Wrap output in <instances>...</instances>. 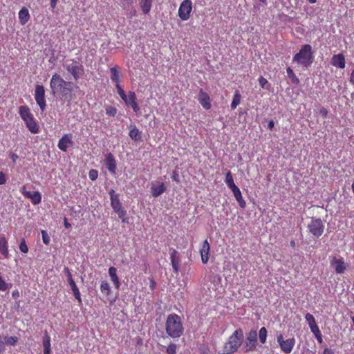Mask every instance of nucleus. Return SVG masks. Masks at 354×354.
<instances>
[{"instance_id":"41","label":"nucleus","mask_w":354,"mask_h":354,"mask_svg":"<svg viewBox=\"0 0 354 354\" xmlns=\"http://www.w3.org/2000/svg\"><path fill=\"white\" fill-rule=\"evenodd\" d=\"M18 342V338L17 337H5V343L10 345H15Z\"/></svg>"},{"instance_id":"45","label":"nucleus","mask_w":354,"mask_h":354,"mask_svg":"<svg viewBox=\"0 0 354 354\" xmlns=\"http://www.w3.org/2000/svg\"><path fill=\"white\" fill-rule=\"evenodd\" d=\"M72 291L73 292V295H74V297H75V299L78 301V302L80 304H81L82 303L81 294H80V292L78 288H76L75 289H73Z\"/></svg>"},{"instance_id":"27","label":"nucleus","mask_w":354,"mask_h":354,"mask_svg":"<svg viewBox=\"0 0 354 354\" xmlns=\"http://www.w3.org/2000/svg\"><path fill=\"white\" fill-rule=\"evenodd\" d=\"M43 346L44 354H51L50 337L46 332L44 336Z\"/></svg>"},{"instance_id":"28","label":"nucleus","mask_w":354,"mask_h":354,"mask_svg":"<svg viewBox=\"0 0 354 354\" xmlns=\"http://www.w3.org/2000/svg\"><path fill=\"white\" fill-rule=\"evenodd\" d=\"M140 5L142 12L147 14L151 10L152 0H140Z\"/></svg>"},{"instance_id":"62","label":"nucleus","mask_w":354,"mask_h":354,"mask_svg":"<svg viewBox=\"0 0 354 354\" xmlns=\"http://www.w3.org/2000/svg\"><path fill=\"white\" fill-rule=\"evenodd\" d=\"M120 218L122 219V221L123 223L127 222V218H126L124 216L123 218Z\"/></svg>"},{"instance_id":"20","label":"nucleus","mask_w":354,"mask_h":354,"mask_svg":"<svg viewBox=\"0 0 354 354\" xmlns=\"http://www.w3.org/2000/svg\"><path fill=\"white\" fill-rule=\"evenodd\" d=\"M210 250V246L207 240L203 242V246L200 250V253L201 256V260L203 263H207L209 260V252Z\"/></svg>"},{"instance_id":"59","label":"nucleus","mask_w":354,"mask_h":354,"mask_svg":"<svg viewBox=\"0 0 354 354\" xmlns=\"http://www.w3.org/2000/svg\"><path fill=\"white\" fill-rule=\"evenodd\" d=\"M155 285H156L155 281H153V279H150V287L151 288H153L155 287Z\"/></svg>"},{"instance_id":"53","label":"nucleus","mask_w":354,"mask_h":354,"mask_svg":"<svg viewBox=\"0 0 354 354\" xmlns=\"http://www.w3.org/2000/svg\"><path fill=\"white\" fill-rule=\"evenodd\" d=\"M323 354H333V352L331 349L326 348L324 351Z\"/></svg>"},{"instance_id":"23","label":"nucleus","mask_w":354,"mask_h":354,"mask_svg":"<svg viewBox=\"0 0 354 354\" xmlns=\"http://www.w3.org/2000/svg\"><path fill=\"white\" fill-rule=\"evenodd\" d=\"M109 274L115 287L116 288H119L120 283L119 281V278L117 275V269L114 267H110L109 269Z\"/></svg>"},{"instance_id":"47","label":"nucleus","mask_w":354,"mask_h":354,"mask_svg":"<svg viewBox=\"0 0 354 354\" xmlns=\"http://www.w3.org/2000/svg\"><path fill=\"white\" fill-rule=\"evenodd\" d=\"M259 83L260 84V86L262 87V88H265V85L266 84H268V81L266 79H265L264 77H261L259 79Z\"/></svg>"},{"instance_id":"7","label":"nucleus","mask_w":354,"mask_h":354,"mask_svg":"<svg viewBox=\"0 0 354 354\" xmlns=\"http://www.w3.org/2000/svg\"><path fill=\"white\" fill-rule=\"evenodd\" d=\"M307 228L309 232L317 239L323 234L324 225L321 218L313 217L308 224Z\"/></svg>"},{"instance_id":"49","label":"nucleus","mask_w":354,"mask_h":354,"mask_svg":"<svg viewBox=\"0 0 354 354\" xmlns=\"http://www.w3.org/2000/svg\"><path fill=\"white\" fill-rule=\"evenodd\" d=\"M6 182V176L3 172H0V185H4Z\"/></svg>"},{"instance_id":"35","label":"nucleus","mask_w":354,"mask_h":354,"mask_svg":"<svg viewBox=\"0 0 354 354\" xmlns=\"http://www.w3.org/2000/svg\"><path fill=\"white\" fill-rule=\"evenodd\" d=\"M267 337V329L265 327H262L260 328L259 331V338L260 342L262 344H264L266 342Z\"/></svg>"},{"instance_id":"50","label":"nucleus","mask_w":354,"mask_h":354,"mask_svg":"<svg viewBox=\"0 0 354 354\" xmlns=\"http://www.w3.org/2000/svg\"><path fill=\"white\" fill-rule=\"evenodd\" d=\"M319 114L322 115V117L326 118L328 115V111L325 108H322L319 111Z\"/></svg>"},{"instance_id":"22","label":"nucleus","mask_w":354,"mask_h":354,"mask_svg":"<svg viewBox=\"0 0 354 354\" xmlns=\"http://www.w3.org/2000/svg\"><path fill=\"white\" fill-rule=\"evenodd\" d=\"M170 259L171 262V266L176 273L178 272V265L180 263V260L178 257V252L176 250H173L170 254Z\"/></svg>"},{"instance_id":"30","label":"nucleus","mask_w":354,"mask_h":354,"mask_svg":"<svg viewBox=\"0 0 354 354\" xmlns=\"http://www.w3.org/2000/svg\"><path fill=\"white\" fill-rule=\"evenodd\" d=\"M64 272H65V274L66 275L67 281H68L69 286L71 288V290L75 289L76 288H77L75 282L74 281V280L72 278V275H71L69 268L68 267H65L64 269Z\"/></svg>"},{"instance_id":"1","label":"nucleus","mask_w":354,"mask_h":354,"mask_svg":"<svg viewBox=\"0 0 354 354\" xmlns=\"http://www.w3.org/2000/svg\"><path fill=\"white\" fill-rule=\"evenodd\" d=\"M165 328L167 334L172 338L180 337L183 333V326L180 316L170 314L167 316Z\"/></svg>"},{"instance_id":"63","label":"nucleus","mask_w":354,"mask_h":354,"mask_svg":"<svg viewBox=\"0 0 354 354\" xmlns=\"http://www.w3.org/2000/svg\"><path fill=\"white\" fill-rule=\"evenodd\" d=\"M290 245H291L292 246H294V245H295V241H292L290 242Z\"/></svg>"},{"instance_id":"57","label":"nucleus","mask_w":354,"mask_h":354,"mask_svg":"<svg viewBox=\"0 0 354 354\" xmlns=\"http://www.w3.org/2000/svg\"><path fill=\"white\" fill-rule=\"evenodd\" d=\"M350 82H351L353 84H354V70H353V72L351 73Z\"/></svg>"},{"instance_id":"56","label":"nucleus","mask_w":354,"mask_h":354,"mask_svg":"<svg viewBox=\"0 0 354 354\" xmlns=\"http://www.w3.org/2000/svg\"><path fill=\"white\" fill-rule=\"evenodd\" d=\"M274 123L273 120H270L268 122V127L269 129H272L274 127Z\"/></svg>"},{"instance_id":"13","label":"nucleus","mask_w":354,"mask_h":354,"mask_svg":"<svg viewBox=\"0 0 354 354\" xmlns=\"http://www.w3.org/2000/svg\"><path fill=\"white\" fill-rule=\"evenodd\" d=\"M72 134H64L58 142V148L62 151H67L68 147H72L74 144L72 140Z\"/></svg>"},{"instance_id":"14","label":"nucleus","mask_w":354,"mask_h":354,"mask_svg":"<svg viewBox=\"0 0 354 354\" xmlns=\"http://www.w3.org/2000/svg\"><path fill=\"white\" fill-rule=\"evenodd\" d=\"M21 192L25 197L30 198L34 205H37V204L40 203L41 200V196L39 192L37 191V192H31L27 191L26 189L25 186L22 187Z\"/></svg>"},{"instance_id":"55","label":"nucleus","mask_w":354,"mask_h":354,"mask_svg":"<svg viewBox=\"0 0 354 354\" xmlns=\"http://www.w3.org/2000/svg\"><path fill=\"white\" fill-rule=\"evenodd\" d=\"M58 0H50V6L53 8H55Z\"/></svg>"},{"instance_id":"3","label":"nucleus","mask_w":354,"mask_h":354,"mask_svg":"<svg viewBox=\"0 0 354 354\" xmlns=\"http://www.w3.org/2000/svg\"><path fill=\"white\" fill-rule=\"evenodd\" d=\"M293 62H295L304 68L310 66L313 62L312 47L309 44L301 46L299 52L293 57Z\"/></svg>"},{"instance_id":"61","label":"nucleus","mask_w":354,"mask_h":354,"mask_svg":"<svg viewBox=\"0 0 354 354\" xmlns=\"http://www.w3.org/2000/svg\"><path fill=\"white\" fill-rule=\"evenodd\" d=\"M310 3H315L316 2V0H307Z\"/></svg>"},{"instance_id":"39","label":"nucleus","mask_w":354,"mask_h":354,"mask_svg":"<svg viewBox=\"0 0 354 354\" xmlns=\"http://www.w3.org/2000/svg\"><path fill=\"white\" fill-rule=\"evenodd\" d=\"M115 87L118 90V95L120 96V97L123 100H127V97L128 95H126L125 92L124 91V90L122 89V88L121 87V86L120 85V84H115Z\"/></svg>"},{"instance_id":"60","label":"nucleus","mask_w":354,"mask_h":354,"mask_svg":"<svg viewBox=\"0 0 354 354\" xmlns=\"http://www.w3.org/2000/svg\"><path fill=\"white\" fill-rule=\"evenodd\" d=\"M177 178H178V174H174L172 176V178L174 180H177Z\"/></svg>"},{"instance_id":"44","label":"nucleus","mask_w":354,"mask_h":354,"mask_svg":"<svg viewBox=\"0 0 354 354\" xmlns=\"http://www.w3.org/2000/svg\"><path fill=\"white\" fill-rule=\"evenodd\" d=\"M98 172L95 169H91L88 172V177L91 180H95L97 178Z\"/></svg>"},{"instance_id":"6","label":"nucleus","mask_w":354,"mask_h":354,"mask_svg":"<svg viewBox=\"0 0 354 354\" xmlns=\"http://www.w3.org/2000/svg\"><path fill=\"white\" fill-rule=\"evenodd\" d=\"M63 66L75 80L80 79L84 72L83 66L79 62L74 59L66 61L63 64Z\"/></svg>"},{"instance_id":"15","label":"nucleus","mask_w":354,"mask_h":354,"mask_svg":"<svg viewBox=\"0 0 354 354\" xmlns=\"http://www.w3.org/2000/svg\"><path fill=\"white\" fill-rule=\"evenodd\" d=\"M166 186L162 182L153 181L151 183V194L153 197H158L166 191Z\"/></svg>"},{"instance_id":"4","label":"nucleus","mask_w":354,"mask_h":354,"mask_svg":"<svg viewBox=\"0 0 354 354\" xmlns=\"http://www.w3.org/2000/svg\"><path fill=\"white\" fill-rule=\"evenodd\" d=\"M72 83L65 81L59 75L55 73L52 76L50 86L53 93H60L63 95H66L71 92V89L68 88Z\"/></svg>"},{"instance_id":"24","label":"nucleus","mask_w":354,"mask_h":354,"mask_svg":"<svg viewBox=\"0 0 354 354\" xmlns=\"http://www.w3.org/2000/svg\"><path fill=\"white\" fill-rule=\"evenodd\" d=\"M30 19V15L28 10L26 8H23L19 12V19L21 25L26 24Z\"/></svg>"},{"instance_id":"11","label":"nucleus","mask_w":354,"mask_h":354,"mask_svg":"<svg viewBox=\"0 0 354 354\" xmlns=\"http://www.w3.org/2000/svg\"><path fill=\"white\" fill-rule=\"evenodd\" d=\"M257 343V333L256 330H251L247 335L243 349L245 352L255 349Z\"/></svg>"},{"instance_id":"16","label":"nucleus","mask_w":354,"mask_h":354,"mask_svg":"<svg viewBox=\"0 0 354 354\" xmlns=\"http://www.w3.org/2000/svg\"><path fill=\"white\" fill-rule=\"evenodd\" d=\"M330 265L334 268L335 272L338 274H342L345 272L346 267L342 258L337 259L334 257L331 261Z\"/></svg>"},{"instance_id":"43","label":"nucleus","mask_w":354,"mask_h":354,"mask_svg":"<svg viewBox=\"0 0 354 354\" xmlns=\"http://www.w3.org/2000/svg\"><path fill=\"white\" fill-rule=\"evenodd\" d=\"M42 234V240L44 244L48 245L50 243V236H48V233L45 230L41 231Z\"/></svg>"},{"instance_id":"17","label":"nucleus","mask_w":354,"mask_h":354,"mask_svg":"<svg viewBox=\"0 0 354 354\" xmlns=\"http://www.w3.org/2000/svg\"><path fill=\"white\" fill-rule=\"evenodd\" d=\"M124 101L126 104L131 106L136 113L140 111V107L136 102V95L135 92L129 91L128 96L127 97V100Z\"/></svg>"},{"instance_id":"2","label":"nucleus","mask_w":354,"mask_h":354,"mask_svg":"<svg viewBox=\"0 0 354 354\" xmlns=\"http://www.w3.org/2000/svg\"><path fill=\"white\" fill-rule=\"evenodd\" d=\"M243 340V333L241 329L236 330L228 338L220 354H230L236 352L241 346Z\"/></svg>"},{"instance_id":"64","label":"nucleus","mask_w":354,"mask_h":354,"mask_svg":"<svg viewBox=\"0 0 354 354\" xmlns=\"http://www.w3.org/2000/svg\"><path fill=\"white\" fill-rule=\"evenodd\" d=\"M259 1L263 3H266V0H259Z\"/></svg>"},{"instance_id":"8","label":"nucleus","mask_w":354,"mask_h":354,"mask_svg":"<svg viewBox=\"0 0 354 354\" xmlns=\"http://www.w3.org/2000/svg\"><path fill=\"white\" fill-rule=\"evenodd\" d=\"M109 196L111 200V205L115 213L118 214L119 218L125 216L127 212L122 208V204L119 199V196L115 193V190L111 189L109 191Z\"/></svg>"},{"instance_id":"10","label":"nucleus","mask_w":354,"mask_h":354,"mask_svg":"<svg viewBox=\"0 0 354 354\" xmlns=\"http://www.w3.org/2000/svg\"><path fill=\"white\" fill-rule=\"evenodd\" d=\"M35 99L42 111H45L46 103L45 100V90L43 86L37 85L35 91Z\"/></svg>"},{"instance_id":"51","label":"nucleus","mask_w":354,"mask_h":354,"mask_svg":"<svg viewBox=\"0 0 354 354\" xmlns=\"http://www.w3.org/2000/svg\"><path fill=\"white\" fill-rule=\"evenodd\" d=\"M315 338L317 339V340L319 342V343H322V333H321V331H319L318 333H315L314 334Z\"/></svg>"},{"instance_id":"26","label":"nucleus","mask_w":354,"mask_h":354,"mask_svg":"<svg viewBox=\"0 0 354 354\" xmlns=\"http://www.w3.org/2000/svg\"><path fill=\"white\" fill-rule=\"evenodd\" d=\"M130 128L131 129L129 133V137L134 141L140 140L141 132L139 131V129L135 125H131Z\"/></svg>"},{"instance_id":"40","label":"nucleus","mask_w":354,"mask_h":354,"mask_svg":"<svg viewBox=\"0 0 354 354\" xmlns=\"http://www.w3.org/2000/svg\"><path fill=\"white\" fill-rule=\"evenodd\" d=\"M177 350V345L175 344H170L166 350L167 354H176Z\"/></svg>"},{"instance_id":"48","label":"nucleus","mask_w":354,"mask_h":354,"mask_svg":"<svg viewBox=\"0 0 354 354\" xmlns=\"http://www.w3.org/2000/svg\"><path fill=\"white\" fill-rule=\"evenodd\" d=\"M310 330L313 334L318 333L320 330L317 324L310 326Z\"/></svg>"},{"instance_id":"12","label":"nucleus","mask_w":354,"mask_h":354,"mask_svg":"<svg viewBox=\"0 0 354 354\" xmlns=\"http://www.w3.org/2000/svg\"><path fill=\"white\" fill-rule=\"evenodd\" d=\"M277 342L281 347V349L285 353H290L292 351L295 342L293 338H289L286 340H284L281 334L277 336Z\"/></svg>"},{"instance_id":"25","label":"nucleus","mask_w":354,"mask_h":354,"mask_svg":"<svg viewBox=\"0 0 354 354\" xmlns=\"http://www.w3.org/2000/svg\"><path fill=\"white\" fill-rule=\"evenodd\" d=\"M233 192L234 196L238 202L239 205L241 208H245L246 203L242 197L241 192L239 187L234 189L232 191Z\"/></svg>"},{"instance_id":"37","label":"nucleus","mask_w":354,"mask_h":354,"mask_svg":"<svg viewBox=\"0 0 354 354\" xmlns=\"http://www.w3.org/2000/svg\"><path fill=\"white\" fill-rule=\"evenodd\" d=\"M305 319H306L307 323L308 324L309 327L310 326L317 324L315 317L310 313H307L305 316Z\"/></svg>"},{"instance_id":"9","label":"nucleus","mask_w":354,"mask_h":354,"mask_svg":"<svg viewBox=\"0 0 354 354\" xmlns=\"http://www.w3.org/2000/svg\"><path fill=\"white\" fill-rule=\"evenodd\" d=\"M192 10V3L191 0H184L180 5L178 9V16L183 20H187L190 17V12Z\"/></svg>"},{"instance_id":"46","label":"nucleus","mask_w":354,"mask_h":354,"mask_svg":"<svg viewBox=\"0 0 354 354\" xmlns=\"http://www.w3.org/2000/svg\"><path fill=\"white\" fill-rule=\"evenodd\" d=\"M120 5L123 8V9H126L127 7L131 4L133 0H119Z\"/></svg>"},{"instance_id":"42","label":"nucleus","mask_w":354,"mask_h":354,"mask_svg":"<svg viewBox=\"0 0 354 354\" xmlns=\"http://www.w3.org/2000/svg\"><path fill=\"white\" fill-rule=\"evenodd\" d=\"M19 250L23 253H27L28 251V248L26 245V243L24 239H21L20 244H19Z\"/></svg>"},{"instance_id":"18","label":"nucleus","mask_w":354,"mask_h":354,"mask_svg":"<svg viewBox=\"0 0 354 354\" xmlns=\"http://www.w3.org/2000/svg\"><path fill=\"white\" fill-rule=\"evenodd\" d=\"M105 165L107 169L112 174H115L116 171V162L114 159L113 156L111 153H109L105 158Z\"/></svg>"},{"instance_id":"21","label":"nucleus","mask_w":354,"mask_h":354,"mask_svg":"<svg viewBox=\"0 0 354 354\" xmlns=\"http://www.w3.org/2000/svg\"><path fill=\"white\" fill-rule=\"evenodd\" d=\"M331 64L336 67L339 68H345V58L342 54H337L333 56L331 59Z\"/></svg>"},{"instance_id":"38","label":"nucleus","mask_w":354,"mask_h":354,"mask_svg":"<svg viewBox=\"0 0 354 354\" xmlns=\"http://www.w3.org/2000/svg\"><path fill=\"white\" fill-rule=\"evenodd\" d=\"M106 113L110 116H115L117 113V109L112 106H106Z\"/></svg>"},{"instance_id":"54","label":"nucleus","mask_w":354,"mask_h":354,"mask_svg":"<svg viewBox=\"0 0 354 354\" xmlns=\"http://www.w3.org/2000/svg\"><path fill=\"white\" fill-rule=\"evenodd\" d=\"M18 158H19V156H18L17 154H16V153H12V154L11 159L12 160V161L14 162H15Z\"/></svg>"},{"instance_id":"33","label":"nucleus","mask_w":354,"mask_h":354,"mask_svg":"<svg viewBox=\"0 0 354 354\" xmlns=\"http://www.w3.org/2000/svg\"><path fill=\"white\" fill-rule=\"evenodd\" d=\"M100 290L102 293L108 296L111 292V288L106 281H102L100 284Z\"/></svg>"},{"instance_id":"52","label":"nucleus","mask_w":354,"mask_h":354,"mask_svg":"<svg viewBox=\"0 0 354 354\" xmlns=\"http://www.w3.org/2000/svg\"><path fill=\"white\" fill-rule=\"evenodd\" d=\"M12 296L14 299H17L19 297V292L17 290H15L12 292Z\"/></svg>"},{"instance_id":"5","label":"nucleus","mask_w":354,"mask_h":354,"mask_svg":"<svg viewBox=\"0 0 354 354\" xmlns=\"http://www.w3.org/2000/svg\"><path fill=\"white\" fill-rule=\"evenodd\" d=\"M19 113L21 119L25 122L27 128L32 133H37L39 132V127L36 123L30 109L27 106H19Z\"/></svg>"},{"instance_id":"29","label":"nucleus","mask_w":354,"mask_h":354,"mask_svg":"<svg viewBox=\"0 0 354 354\" xmlns=\"http://www.w3.org/2000/svg\"><path fill=\"white\" fill-rule=\"evenodd\" d=\"M225 182L226 185L228 186V187L232 191L238 187L234 184L233 177H232V174H231V172L230 171H227V174H226Z\"/></svg>"},{"instance_id":"34","label":"nucleus","mask_w":354,"mask_h":354,"mask_svg":"<svg viewBox=\"0 0 354 354\" xmlns=\"http://www.w3.org/2000/svg\"><path fill=\"white\" fill-rule=\"evenodd\" d=\"M288 77L291 80L292 82L295 84H298L299 83V78L295 75L293 71L288 67L286 70Z\"/></svg>"},{"instance_id":"36","label":"nucleus","mask_w":354,"mask_h":354,"mask_svg":"<svg viewBox=\"0 0 354 354\" xmlns=\"http://www.w3.org/2000/svg\"><path fill=\"white\" fill-rule=\"evenodd\" d=\"M241 102V95L236 92L233 97L232 102L231 103L232 109H235L236 106L240 104Z\"/></svg>"},{"instance_id":"58","label":"nucleus","mask_w":354,"mask_h":354,"mask_svg":"<svg viewBox=\"0 0 354 354\" xmlns=\"http://www.w3.org/2000/svg\"><path fill=\"white\" fill-rule=\"evenodd\" d=\"M64 226L66 228H68V227H70L71 226V224L68 222V221H67V219L66 218H64Z\"/></svg>"},{"instance_id":"19","label":"nucleus","mask_w":354,"mask_h":354,"mask_svg":"<svg viewBox=\"0 0 354 354\" xmlns=\"http://www.w3.org/2000/svg\"><path fill=\"white\" fill-rule=\"evenodd\" d=\"M198 100L204 109H210L211 104L209 102V97L208 94L205 93L203 90H201L198 93Z\"/></svg>"},{"instance_id":"32","label":"nucleus","mask_w":354,"mask_h":354,"mask_svg":"<svg viewBox=\"0 0 354 354\" xmlns=\"http://www.w3.org/2000/svg\"><path fill=\"white\" fill-rule=\"evenodd\" d=\"M0 252L5 257L8 254V243L4 237L0 238Z\"/></svg>"},{"instance_id":"31","label":"nucleus","mask_w":354,"mask_h":354,"mask_svg":"<svg viewBox=\"0 0 354 354\" xmlns=\"http://www.w3.org/2000/svg\"><path fill=\"white\" fill-rule=\"evenodd\" d=\"M111 80L112 82H115L116 84H119L120 82V73L118 71V67L114 66L111 68Z\"/></svg>"}]
</instances>
